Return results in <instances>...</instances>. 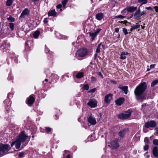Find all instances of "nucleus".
<instances>
[{
    "label": "nucleus",
    "mask_w": 158,
    "mask_h": 158,
    "mask_svg": "<svg viewBox=\"0 0 158 158\" xmlns=\"http://www.w3.org/2000/svg\"><path fill=\"white\" fill-rule=\"evenodd\" d=\"M147 88V85L145 82L140 84L135 89L134 93L136 99L142 102L143 100L146 99V97L142 95Z\"/></svg>",
    "instance_id": "obj_1"
},
{
    "label": "nucleus",
    "mask_w": 158,
    "mask_h": 158,
    "mask_svg": "<svg viewBox=\"0 0 158 158\" xmlns=\"http://www.w3.org/2000/svg\"><path fill=\"white\" fill-rule=\"evenodd\" d=\"M11 147L8 144H0V156H2L8 153Z\"/></svg>",
    "instance_id": "obj_2"
},
{
    "label": "nucleus",
    "mask_w": 158,
    "mask_h": 158,
    "mask_svg": "<svg viewBox=\"0 0 158 158\" xmlns=\"http://www.w3.org/2000/svg\"><path fill=\"white\" fill-rule=\"evenodd\" d=\"M28 138V136L27 134H25V131H22L17 136L16 139L17 141L23 143L27 140Z\"/></svg>",
    "instance_id": "obj_3"
},
{
    "label": "nucleus",
    "mask_w": 158,
    "mask_h": 158,
    "mask_svg": "<svg viewBox=\"0 0 158 158\" xmlns=\"http://www.w3.org/2000/svg\"><path fill=\"white\" fill-rule=\"evenodd\" d=\"M132 111L131 110H129L126 113L119 114L118 115V117L122 119H125L129 118L131 115V113Z\"/></svg>",
    "instance_id": "obj_4"
},
{
    "label": "nucleus",
    "mask_w": 158,
    "mask_h": 158,
    "mask_svg": "<svg viewBox=\"0 0 158 158\" xmlns=\"http://www.w3.org/2000/svg\"><path fill=\"white\" fill-rule=\"evenodd\" d=\"M157 123L154 121L151 120L146 122L145 124V127L146 128L149 127L154 128L156 127Z\"/></svg>",
    "instance_id": "obj_5"
},
{
    "label": "nucleus",
    "mask_w": 158,
    "mask_h": 158,
    "mask_svg": "<svg viewBox=\"0 0 158 158\" xmlns=\"http://www.w3.org/2000/svg\"><path fill=\"white\" fill-rule=\"evenodd\" d=\"M87 49L85 48L80 49L77 51L79 56L81 57H83L86 56L88 53Z\"/></svg>",
    "instance_id": "obj_6"
},
{
    "label": "nucleus",
    "mask_w": 158,
    "mask_h": 158,
    "mask_svg": "<svg viewBox=\"0 0 158 158\" xmlns=\"http://www.w3.org/2000/svg\"><path fill=\"white\" fill-rule=\"evenodd\" d=\"M112 149H115L118 148L119 146L117 140L112 141L110 144L108 145Z\"/></svg>",
    "instance_id": "obj_7"
},
{
    "label": "nucleus",
    "mask_w": 158,
    "mask_h": 158,
    "mask_svg": "<svg viewBox=\"0 0 158 158\" xmlns=\"http://www.w3.org/2000/svg\"><path fill=\"white\" fill-rule=\"evenodd\" d=\"M87 105L91 108H94L97 106V102L95 99L93 98L89 100Z\"/></svg>",
    "instance_id": "obj_8"
},
{
    "label": "nucleus",
    "mask_w": 158,
    "mask_h": 158,
    "mask_svg": "<svg viewBox=\"0 0 158 158\" xmlns=\"http://www.w3.org/2000/svg\"><path fill=\"white\" fill-rule=\"evenodd\" d=\"M29 11L27 8H25L22 12L19 18H24L27 15L29 14Z\"/></svg>",
    "instance_id": "obj_9"
},
{
    "label": "nucleus",
    "mask_w": 158,
    "mask_h": 158,
    "mask_svg": "<svg viewBox=\"0 0 158 158\" xmlns=\"http://www.w3.org/2000/svg\"><path fill=\"white\" fill-rule=\"evenodd\" d=\"M118 88L122 91L124 92L126 94H127L128 93V87L127 86H123L122 85H119Z\"/></svg>",
    "instance_id": "obj_10"
},
{
    "label": "nucleus",
    "mask_w": 158,
    "mask_h": 158,
    "mask_svg": "<svg viewBox=\"0 0 158 158\" xmlns=\"http://www.w3.org/2000/svg\"><path fill=\"white\" fill-rule=\"evenodd\" d=\"M88 122L90 125H94L96 123V121L95 118L91 116L88 118Z\"/></svg>",
    "instance_id": "obj_11"
},
{
    "label": "nucleus",
    "mask_w": 158,
    "mask_h": 158,
    "mask_svg": "<svg viewBox=\"0 0 158 158\" xmlns=\"http://www.w3.org/2000/svg\"><path fill=\"white\" fill-rule=\"evenodd\" d=\"M112 94H109L106 95L105 97L104 101L108 103L110 102V101L112 98Z\"/></svg>",
    "instance_id": "obj_12"
},
{
    "label": "nucleus",
    "mask_w": 158,
    "mask_h": 158,
    "mask_svg": "<svg viewBox=\"0 0 158 158\" xmlns=\"http://www.w3.org/2000/svg\"><path fill=\"white\" fill-rule=\"evenodd\" d=\"M6 41H3L2 43V44L0 47V49L3 50V51H4V49H6V50L10 48V47L9 45H6Z\"/></svg>",
    "instance_id": "obj_13"
},
{
    "label": "nucleus",
    "mask_w": 158,
    "mask_h": 158,
    "mask_svg": "<svg viewBox=\"0 0 158 158\" xmlns=\"http://www.w3.org/2000/svg\"><path fill=\"white\" fill-rule=\"evenodd\" d=\"M129 56V54L127 52H123L121 53L120 58L121 59H125L127 57Z\"/></svg>",
    "instance_id": "obj_14"
},
{
    "label": "nucleus",
    "mask_w": 158,
    "mask_h": 158,
    "mask_svg": "<svg viewBox=\"0 0 158 158\" xmlns=\"http://www.w3.org/2000/svg\"><path fill=\"white\" fill-rule=\"evenodd\" d=\"M152 153L155 157H157L158 158V147L155 146L153 148Z\"/></svg>",
    "instance_id": "obj_15"
},
{
    "label": "nucleus",
    "mask_w": 158,
    "mask_h": 158,
    "mask_svg": "<svg viewBox=\"0 0 158 158\" xmlns=\"http://www.w3.org/2000/svg\"><path fill=\"white\" fill-rule=\"evenodd\" d=\"M127 11L128 12H133L137 9V7L134 6H127L126 7Z\"/></svg>",
    "instance_id": "obj_16"
},
{
    "label": "nucleus",
    "mask_w": 158,
    "mask_h": 158,
    "mask_svg": "<svg viewBox=\"0 0 158 158\" xmlns=\"http://www.w3.org/2000/svg\"><path fill=\"white\" fill-rule=\"evenodd\" d=\"M124 101V98H120L115 101L116 104L118 106H121Z\"/></svg>",
    "instance_id": "obj_17"
},
{
    "label": "nucleus",
    "mask_w": 158,
    "mask_h": 158,
    "mask_svg": "<svg viewBox=\"0 0 158 158\" xmlns=\"http://www.w3.org/2000/svg\"><path fill=\"white\" fill-rule=\"evenodd\" d=\"M104 17V14L102 13H99L96 15V19L98 20H101Z\"/></svg>",
    "instance_id": "obj_18"
},
{
    "label": "nucleus",
    "mask_w": 158,
    "mask_h": 158,
    "mask_svg": "<svg viewBox=\"0 0 158 158\" xmlns=\"http://www.w3.org/2000/svg\"><path fill=\"white\" fill-rule=\"evenodd\" d=\"M35 99L32 96H30L27 100V104L29 105L32 104L35 102Z\"/></svg>",
    "instance_id": "obj_19"
},
{
    "label": "nucleus",
    "mask_w": 158,
    "mask_h": 158,
    "mask_svg": "<svg viewBox=\"0 0 158 158\" xmlns=\"http://www.w3.org/2000/svg\"><path fill=\"white\" fill-rule=\"evenodd\" d=\"M127 130L126 129H123L121 130L118 133V135L121 137H123L126 134Z\"/></svg>",
    "instance_id": "obj_20"
},
{
    "label": "nucleus",
    "mask_w": 158,
    "mask_h": 158,
    "mask_svg": "<svg viewBox=\"0 0 158 158\" xmlns=\"http://www.w3.org/2000/svg\"><path fill=\"white\" fill-rule=\"evenodd\" d=\"M21 143L22 142L20 141H17V139L15 141V147L17 149H18L20 148Z\"/></svg>",
    "instance_id": "obj_21"
},
{
    "label": "nucleus",
    "mask_w": 158,
    "mask_h": 158,
    "mask_svg": "<svg viewBox=\"0 0 158 158\" xmlns=\"http://www.w3.org/2000/svg\"><path fill=\"white\" fill-rule=\"evenodd\" d=\"M40 34V31L39 30H36L34 33L33 36L35 38H37L38 37Z\"/></svg>",
    "instance_id": "obj_22"
},
{
    "label": "nucleus",
    "mask_w": 158,
    "mask_h": 158,
    "mask_svg": "<svg viewBox=\"0 0 158 158\" xmlns=\"http://www.w3.org/2000/svg\"><path fill=\"white\" fill-rule=\"evenodd\" d=\"M140 25L138 23H136L135 25L134 26L130 28V31H133L134 30L137 29L140 27Z\"/></svg>",
    "instance_id": "obj_23"
},
{
    "label": "nucleus",
    "mask_w": 158,
    "mask_h": 158,
    "mask_svg": "<svg viewBox=\"0 0 158 158\" xmlns=\"http://www.w3.org/2000/svg\"><path fill=\"white\" fill-rule=\"evenodd\" d=\"M56 12L55 10H53L49 11L48 13V15L49 16H54L56 15Z\"/></svg>",
    "instance_id": "obj_24"
},
{
    "label": "nucleus",
    "mask_w": 158,
    "mask_h": 158,
    "mask_svg": "<svg viewBox=\"0 0 158 158\" xmlns=\"http://www.w3.org/2000/svg\"><path fill=\"white\" fill-rule=\"evenodd\" d=\"M147 0H138L137 2L139 3H141L140 6H141L143 4H146L148 2Z\"/></svg>",
    "instance_id": "obj_25"
},
{
    "label": "nucleus",
    "mask_w": 158,
    "mask_h": 158,
    "mask_svg": "<svg viewBox=\"0 0 158 158\" xmlns=\"http://www.w3.org/2000/svg\"><path fill=\"white\" fill-rule=\"evenodd\" d=\"M84 76V73L82 72H79L76 75V77L77 78H80Z\"/></svg>",
    "instance_id": "obj_26"
},
{
    "label": "nucleus",
    "mask_w": 158,
    "mask_h": 158,
    "mask_svg": "<svg viewBox=\"0 0 158 158\" xmlns=\"http://www.w3.org/2000/svg\"><path fill=\"white\" fill-rule=\"evenodd\" d=\"M146 14V12H145V11H143L139 15V16H137L136 17V19L137 20L140 19V17L141 16L145 15Z\"/></svg>",
    "instance_id": "obj_27"
},
{
    "label": "nucleus",
    "mask_w": 158,
    "mask_h": 158,
    "mask_svg": "<svg viewBox=\"0 0 158 158\" xmlns=\"http://www.w3.org/2000/svg\"><path fill=\"white\" fill-rule=\"evenodd\" d=\"M89 36L92 37V41H93L96 36V34L95 32H89Z\"/></svg>",
    "instance_id": "obj_28"
},
{
    "label": "nucleus",
    "mask_w": 158,
    "mask_h": 158,
    "mask_svg": "<svg viewBox=\"0 0 158 158\" xmlns=\"http://www.w3.org/2000/svg\"><path fill=\"white\" fill-rule=\"evenodd\" d=\"M102 44V43H100L98 45L96 50V52L97 53H99L100 52V48Z\"/></svg>",
    "instance_id": "obj_29"
},
{
    "label": "nucleus",
    "mask_w": 158,
    "mask_h": 158,
    "mask_svg": "<svg viewBox=\"0 0 158 158\" xmlns=\"http://www.w3.org/2000/svg\"><path fill=\"white\" fill-rule=\"evenodd\" d=\"M157 83H158V80H156L154 81H153L151 83V87H153L154 86L156 85Z\"/></svg>",
    "instance_id": "obj_30"
},
{
    "label": "nucleus",
    "mask_w": 158,
    "mask_h": 158,
    "mask_svg": "<svg viewBox=\"0 0 158 158\" xmlns=\"http://www.w3.org/2000/svg\"><path fill=\"white\" fill-rule=\"evenodd\" d=\"M140 11H139L138 10H136L134 14V16L135 17V19H136V17L137 16H139V15L140 14Z\"/></svg>",
    "instance_id": "obj_31"
},
{
    "label": "nucleus",
    "mask_w": 158,
    "mask_h": 158,
    "mask_svg": "<svg viewBox=\"0 0 158 158\" xmlns=\"http://www.w3.org/2000/svg\"><path fill=\"white\" fill-rule=\"evenodd\" d=\"M12 0H7L6 2V5L7 6H10L12 4Z\"/></svg>",
    "instance_id": "obj_32"
},
{
    "label": "nucleus",
    "mask_w": 158,
    "mask_h": 158,
    "mask_svg": "<svg viewBox=\"0 0 158 158\" xmlns=\"http://www.w3.org/2000/svg\"><path fill=\"white\" fill-rule=\"evenodd\" d=\"M91 82L93 83H94L97 82V78L94 77H91Z\"/></svg>",
    "instance_id": "obj_33"
},
{
    "label": "nucleus",
    "mask_w": 158,
    "mask_h": 158,
    "mask_svg": "<svg viewBox=\"0 0 158 158\" xmlns=\"http://www.w3.org/2000/svg\"><path fill=\"white\" fill-rule=\"evenodd\" d=\"M7 19L8 20H9L10 22H14L15 21V19L12 17L10 16L9 18H7Z\"/></svg>",
    "instance_id": "obj_34"
},
{
    "label": "nucleus",
    "mask_w": 158,
    "mask_h": 158,
    "mask_svg": "<svg viewBox=\"0 0 158 158\" xmlns=\"http://www.w3.org/2000/svg\"><path fill=\"white\" fill-rule=\"evenodd\" d=\"M153 143L154 145H156L158 146V139H154L153 141Z\"/></svg>",
    "instance_id": "obj_35"
},
{
    "label": "nucleus",
    "mask_w": 158,
    "mask_h": 158,
    "mask_svg": "<svg viewBox=\"0 0 158 158\" xmlns=\"http://www.w3.org/2000/svg\"><path fill=\"white\" fill-rule=\"evenodd\" d=\"M123 31L125 35H127L128 33V32L127 31V29H126L125 28H123Z\"/></svg>",
    "instance_id": "obj_36"
},
{
    "label": "nucleus",
    "mask_w": 158,
    "mask_h": 158,
    "mask_svg": "<svg viewBox=\"0 0 158 158\" xmlns=\"http://www.w3.org/2000/svg\"><path fill=\"white\" fill-rule=\"evenodd\" d=\"M89 86L88 84H86L84 85L83 89L84 90H88L89 89Z\"/></svg>",
    "instance_id": "obj_37"
},
{
    "label": "nucleus",
    "mask_w": 158,
    "mask_h": 158,
    "mask_svg": "<svg viewBox=\"0 0 158 158\" xmlns=\"http://www.w3.org/2000/svg\"><path fill=\"white\" fill-rule=\"evenodd\" d=\"M125 17V16H123L121 15H118L116 16L114 18V19L116 18H120V19H123Z\"/></svg>",
    "instance_id": "obj_38"
},
{
    "label": "nucleus",
    "mask_w": 158,
    "mask_h": 158,
    "mask_svg": "<svg viewBox=\"0 0 158 158\" xmlns=\"http://www.w3.org/2000/svg\"><path fill=\"white\" fill-rule=\"evenodd\" d=\"M68 1V0H63L62 1V4L64 7L65 6Z\"/></svg>",
    "instance_id": "obj_39"
},
{
    "label": "nucleus",
    "mask_w": 158,
    "mask_h": 158,
    "mask_svg": "<svg viewBox=\"0 0 158 158\" xmlns=\"http://www.w3.org/2000/svg\"><path fill=\"white\" fill-rule=\"evenodd\" d=\"M9 27L10 29H11L12 30H13L14 27V25L13 23H9Z\"/></svg>",
    "instance_id": "obj_40"
},
{
    "label": "nucleus",
    "mask_w": 158,
    "mask_h": 158,
    "mask_svg": "<svg viewBox=\"0 0 158 158\" xmlns=\"http://www.w3.org/2000/svg\"><path fill=\"white\" fill-rule=\"evenodd\" d=\"M45 129L47 132H49L51 131V128L49 127H46Z\"/></svg>",
    "instance_id": "obj_41"
},
{
    "label": "nucleus",
    "mask_w": 158,
    "mask_h": 158,
    "mask_svg": "<svg viewBox=\"0 0 158 158\" xmlns=\"http://www.w3.org/2000/svg\"><path fill=\"white\" fill-rule=\"evenodd\" d=\"M119 23H121L122 24H125L126 25V23H129V24H131V23L128 22L127 21V20H125V21H122L121 22H119Z\"/></svg>",
    "instance_id": "obj_42"
},
{
    "label": "nucleus",
    "mask_w": 158,
    "mask_h": 158,
    "mask_svg": "<svg viewBox=\"0 0 158 158\" xmlns=\"http://www.w3.org/2000/svg\"><path fill=\"white\" fill-rule=\"evenodd\" d=\"M149 148V145H146L143 147V149L145 151H146L148 150Z\"/></svg>",
    "instance_id": "obj_43"
},
{
    "label": "nucleus",
    "mask_w": 158,
    "mask_h": 158,
    "mask_svg": "<svg viewBox=\"0 0 158 158\" xmlns=\"http://www.w3.org/2000/svg\"><path fill=\"white\" fill-rule=\"evenodd\" d=\"M96 89L95 88H93V89H91L89 92L91 93H94L96 91Z\"/></svg>",
    "instance_id": "obj_44"
},
{
    "label": "nucleus",
    "mask_w": 158,
    "mask_h": 158,
    "mask_svg": "<svg viewBox=\"0 0 158 158\" xmlns=\"http://www.w3.org/2000/svg\"><path fill=\"white\" fill-rule=\"evenodd\" d=\"M62 7V5H61V4H59L58 5H57V6H56V7L58 8V9H60V10L61 11H62V9H61V8Z\"/></svg>",
    "instance_id": "obj_45"
},
{
    "label": "nucleus",
    "mask_w": 158,
    "mask_h": 158,
    "mask_svg": "<svg viewBox=\"0 0 158 158\" xmlns=\"http://www.w3.org/2000/svg\"><path fill=\"white\" fill-rule=\"evenodd\" d=\"M24 154V152H20L19 153V156L20 157H22L23 156V155Z\"/></svg>",
    "instance_id": "obj_46"
},
{
    "label": "nucleus",
    "mask_w": 158,
    "mask_h": 158,
    "mask_svg": "<svg viewBox=\"0 0 158 158\" xmlns=\"http://www.w3.org/2000/svg\"><path fill=\"white\" fill-rule=\"evenodd\" d=\"M144 142L146 143H148L149 142V139L148 137H146L144 139Z\"/></svg>",
    "instance_id": "obj_47"
},
{
    "label": "nucleus",
    "mask_w": 158,
    "mask_h": 158,
    "mask_svg": "<svg viewBox=\"0 0 158 158\" xmlns=\"http://www.w3.org/2000/svg\"><path fill=\"white\" fill-rule=\"evenodd\" d=\"M153 8L155 10L156 12H158V6H154Z\"/></svg>",
    "instance_id": "obj_48"
},
{
    "label": "nucleus",
    "mask_w": 158,
    "mask_h": 158,
    "mask_svg": "<svg viewBox=\"0 0 158 158\" xmlns=\"http://www.w3.org/2000/svg\"><path fill=\"white\" fill-rule=\"evenodd\" d=\"M155 129L156 130L155 135H158V127L156 128Z\"/></svg>",
    "instance_id": "obj_49"
},
{
    "label": "nucleus",
    "mask_w": 158,
    "mask_h": 158,
    "mask_svg": "<svg viewBox=\"0 0 158 158\" xmlns=\"http://www.w3.org/2000/svg\"><path fill=\"white\" fill-rule=\"evenodd\" d=\"M32 2H33L35 4L38 3L39 0H32Z\"/></svg>",
    "instance_id": "obj_50"
},
{
    "label": "nucleus",
    "mask_w": 158,
    "mask_h": 158,
    "mask_svg": "<svg viewBox=\"0 0 158 158\" xmlns=\"http://www.w3.org/2000/svg\"><path fill=\"white\" fill-rule=\"evenodd\" d=\"M127 11V10L126 9V8L124 9V10H123L122 11H121V13L122 14H123V13H126V11Z\"/></svg>",
    "instance_id": "obj_51"
},
{
    "label": "nucleus",
    "mask_w": 158,
    "mask_h": 158,
    "mask_svg": "<svg viewBox=\"0 0 158 158\" xmlns=\"http://www.w3.org/2000/svg\"><path fill=\"white\" fill-rule=\"evenodd\" d=\"M98 74L99 76H101L102 78H103V75H102L101 72H99L98 73Z\"/></svg>",
    "instance_id": "obj_52"
},
{
    "label": "nucleus",
    "mask_w": 158,
    "mask_h": 158,
    "mask_svg": "<svg viewBox=\"0 0 158 158\" xmlns=\"http://www.w3.org/2000/svg\"><path fill=\"white\" fill-rule=\"evenodd\" d=\"M145 9L148 10H152V8L150 6L148 7H146Z\"/></svg>",
    "instance_id": "obj_53"
},
{
    "label": "nucleus",
    "mask_w": 158,
    "mask_h": 158,
    "mask_svg": "<svg viewBox=\"0 0 158 158\" xmlns=\"http://www.w3.org/2000/svg\"><path fill=\"white\" fill-rule=\"evenodd\" d=\"M49 51V49L48 48H45V52L46 53H48Z\"/></svg>",
    "instance_id": "obj_54"
},
{
    "label": "nucleus",
    "mask_w": 158,
    "mask_h": 158,
    "mask_svg": "<svg viewBox=\"0 0 158 158\" xmlns=\"http://www.w3.org/2000/svg\"><path fill=\"white\" fill-rule=\"evenodd\" d=\"M119 29L118 28H116L115 29V31L116 32L118 33L119 32Z\"/></svg>",
    "instance_id": "obj_55"
},
{
    "label": "nucleus",
    "mask_w": 158,
    "mask_h": 158,
    "mask_svg": "<svg viewBox=\"0 0 158 158\" xmlns=\"http://www.w3.org/2000/svg\"><path fill=\"white\" fill-rule=\"evenodd\" d=\"M101 30V29H97V30L95 32V33H96V35H97V34L100 32V31Z\"/></svg>",
    "instance_id": "obj_56"
},
{
    "label": "nucleus",
    "mask_w": 158,
    "mask_h": 158,
    "mask_svg": "<svg viewBox=\"0 0 158 158\" xmlns=\"http://www.w3.org/2000/svg\"><path fill=\"white\" fill-rule=\"evenodd\" d=\"M44 22L45 23H47L48 22V21L47 20V18H45L44 19Z\"/></svg>",
    "instance_id": "obj_57"
},
{
    "label": "nucleus",
    "mask_w": 158,
    "mask_h": 158,
    "mask_svg": "<svg viewBox=\"0 0 158 158\" xmlns=\"http://www.w3.org/2000/svg\"><path fill=\"white\" fill-rule=\"evenodd\" d=\"M155 66V64H153L151 65L150 66V69L154 68Z\"/></svg>",
    "instance_id": "obj_58"
},
{
    "label": "nucleus",
    "mask_w": 158,
    "mask_h": 158,
    "mask_svg": "<svg viewBox=\"0 0 158 158\" xmlns=\"http://www.w3.org/2000/svg\"><path fill=\"white\" fill-rule=\"evenodd\" d=\"M110 82L114 84H116V82L114 80H111L110 81Z\"/></svg>",
    "instance_id": "obj_59"
},
{
    "label": "nucleus",
    "mask_w": 158,
    "mask_h": 158,
    "mask_svg": "<svg viewBox=\"0 0 158 158\" xmlns=\"http://www.w3.org/2000/svg\"><path fill=\"white\" fill-rule=\"evenodd\" d=\"M97 53H96L94 55V59H97Z\"/></svg>",
    "instance_id": "obj_60"
},
{
    "label": "nucleus",
    "mask_w": 158,
    "mask_h": 158,
    "mask_svg": "<svg viewBox=\"0 0 158 158\" xmlns=\"http://www.w3.org/2000/svg\"><path fill=\"white\" fill-rule=\"evenodd\" d=\"M66 158H70V154H68Z\"/></svg>",
    "instance_id": "obj_61"
},
{
    "label": "nucleus",
    "mask_w": 158,
    "mask_h": 158,
    "mask_svg": "<svg viewBox=\"0 0 158 158\" xmlns=\"http://www.w3.org/2000/svg\"><path fill=\"white\" fill-rule=\"evenodd\" d=\"M15 144V141L12 143L11 144V147H12L13 145H14Z\"/></svg>",
    "instance_id": "obj_62"
},
{
    "label": "nucleus",
    "mask_w": 158,
    "mask_h": 158,
    "mask_svg": "<svg viewBox=\"0 0 158 158\" xmlns=\"http://www.w3.org/2000/svg\"><path fill=\"white\" fill-rule=\"evenodd\" d=\"M101 46H102V48H103V49H105L104 46L103 45H102V44Z\"/></svg>",
    "instance_id": "obj_63"
},
{
    "label": "nucleus",
    "mask_w": 158,
    "mask_h": 158,
    "mask_svg": "<svg viewBox=\"0 0 158 158\" xmlns=\"http://www.w3.org/2000/svg\"><path fill=\"white\" fill-rule=\"evenodd\" d=\"M120 37V35L119 34L118 35V36L117 37V38L118 39V38H119Z\"/></svg>",
    "instance_id": "obj_64"
}]
</instances>
